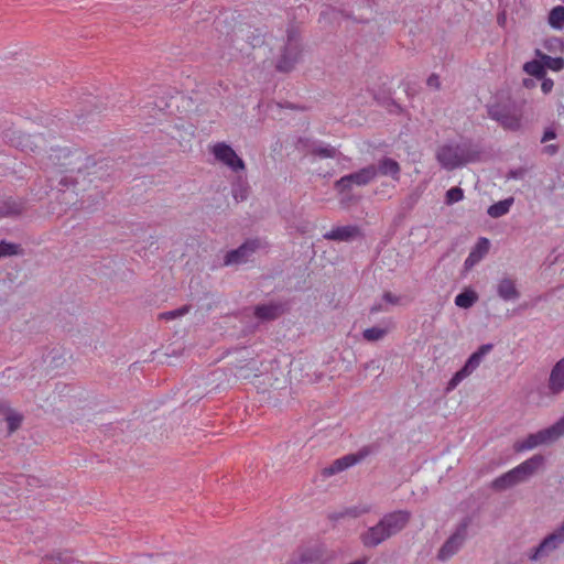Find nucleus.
Instances as JSON below:
<instances>
[{
    "mask_svg": "<svg viewBox=\"0 0 564 564\" xmlns=\"http://www.w3.org/2000/svg\"><path fill=\"white\" fill-rule=\"evenodd\" d=\"M379 171L383 175H390L393 180H399L400 165L392 159H383L379 163Z\"/></svg>",
    "mask_w": 564,
    "mask_h": 564,
    "instance_id": "25",
    "label": "nucleus"
},
{
    "mask_svg": "<svg viewBox=\"0 0 564 564\" xmlns=\"http://www.w3.org/2000/svg\"><path fill=\"white\" fill-rule=\"evenodd\" d=\"M466 525H462L442 546L438 557L443 561L454 555L462 546L465 539Z\"/></svg>",
    "mask_w": 564,
    "mask_h": 564,
    "instance_id": "11",
    "label": "nucleus"
},
{
    "mask_svg": "<svg viewBox=\"0 0 564 564\" xmlns=\"http://www.w3.org/2000/svg\"><path fill=\"white\" fill-rule=\"evenodd\" d=\"M247 194L246 187H240L239 189L235 187L232 188V195L237 202L245 200L247 198Z\"/></svg>",
    "mask_w": 564,
    "mask_h": 564,
    "instance_id": "39",
    "label": "nucleus"
},
{
    "mask_svg": "<svg viewBox=\"0 0 564 564\" xmlns=\"http://www.w3.org/2000/svg\"><path fill=\"white\" fill-rule=\"evenodd\" d=\"M355 564H361V563H359L358 561H355Z\"/></svg>",
    "mask_w": 564,
    "mask_h": 564,
    "instance_id": "47",
    "label": "nucleus"
},
{
    "mask_svg": "<svg viewBox=\"0 0 564 564\" xmlns=\"http://www.w3.org/2000/svg\"><path fill=\"white\" fill-rule=\"evenodd\" d=\"M549 389L552 393H560L564 390V358L553 367L549 379Z\"/></svg>",
    "mask_w": 564,
    "mask_h": 564,
    "instance_id": "16",
    "label": "nucleus"
},
{
    "mask_svg": "<svg viewBox=\"0 0 564 564\" xmlns=\"http://www.w3.org/2000/svg\"><path fill=\"white\" fill-rule=\"evenodd\" d=\"M562 435H564V416L552 426L536 433L529 434L524 440L516 442L513 448L519 453L530 451L540 445L553 443Z\"/></svg>",
    "mask_w": 564,
    "mask_h": 564,
    "instance_id": "2",
    "label": "nucleus"
},
{
    "mask_svg": "<svg viewBox=\"0 0 564 564\" xmlns=\"http://www.w3.org/2000/svg\"><path fill=\"white\" fill-rule=\"evenodd\" d=\"M492 120L500 123L503 129L517 131L521 127L522 108L516 104H497L488 109Z\"/></svg>",
    "mask_w": 564,
    "mask_h": 564,
    "instance_id": "3",
    "label": "nucleus"
},
{
    "mask_svg": "<svg viewBox=\"0 0 564 564\" xmlns=\"http://www.w3.org/2000/svg\"><path fill=\"white\" fill-rule=\"evenodd\" d=\"M188 311H189L188 306H183L177 310L161 313L160 318L166 319V321L174 319L176 317L185 315L186 313H188Z\"/></svg>",
    "mask_w": 564,
    "mask_h": 564,
    "instance_id": "37",
    "label": "nucleus"
},
{
    "mask_svg": "<svg viewBox=\"0 0 564 564\" xmlns=\"http://www.w3.org/2000/svg\"><path fill=\"white\" fill-rule=\"evenodd\" d=\"M350 466H352V454H347L323 468L321 474L323 477L327 478L346 470Z\"/></svg>",
    "mask_w": 564,
    "mask_h": 564,
    "instance_id": "17",
    "label": "nucleus"
},
{
    "mask_svg": "<svg viewBox=\"0 0 564 564\" xmlns=\"http://www.w3.org/2000/svg\"><path fill=\"white\" fill-rule=\"evenodd\" d=\"M494 348L492 344L481 345L474 354L469 356L464 367L458 370L448 381L447 391L454 390L464 379L469 377L481 364L482 358Z\"/></svg>",
    "mask_w": 564,
    "mask_h": 564,
    "instance_id": "7",
    "label": "nucleus"
},
{
    "mask_svg": "<svg viewBox=\"0 0 564 564\" xmlns=\"http://www.w3.org/2000/svg\"><path fill=\"white\" fill-rule=\"evenodd\" d=\"M365 457V454H355L354 462L355 464L361 460Z\"/></svg>",
    "mask_w": 564,
    "mask_h": 564,
    "instance_id": "44",
    "label": "nucleus"
},
{
    "mask_svg": "<svg viewBox=\"0 0 564 564\" xmlns=\"http://www.w3.org/2000/svg\"><path fill=\"white\" fill-rule=\"evenodd\" d=\"M489 248V240L485 237L479 238L473 250L469 252L467 259L465 260V268L471 269L488 253Z\"/></svg>",
    "mask_w": 564,
    "mask_h": 564,
    "instance_id": "15",
    "label": "nucleus"
},
{
    "mask_svg": "<svg viewBox=\"0 0 564 564\" xmlns=\"http://www.w3.org/2000/svg\"><path fill=\"white\" fill-rule=\"evenodd\" d=\"M250 33V28H245V26H240L238 32H236V36L237 37H241V39H246L247 42L252 46V47H256V46H259L263 43V37H262V34L260 32H258L257 34H252V35H249Z\"/></svg>",
    "mask_w": 564,
    "mask_h": 564,
    "instance_id": "29",
    "label": "nucleus"
},
{
    "mask_svg": "<svg viewBox=\"0 0 564 564\" xmlns=\"http://www.w3.org/2000/svg\"><path fill=\"white\" fill-rule=\"evenodd\" d=\"M410 518L411 514L408 511H395L384 516L381 522L389 536H392L408 524Z\"/></svg>",
    "mask_w": 564,
    "mask_h": 564,
    "instance_id": "10",
    "label": "nucleus"
},
{
    "mask_svg": "<svg viewBox=\"0 0 564 564\" xmlns=\"http://www.w3.org/2000/svg\"><path fill=\"white\" fill-rule=\"evenodd\" d=\"M513 204V198H507V199H503V200H500L496 204H492L487 213L490 217L492 218H499L506 214L509 213L511 206Z\"/></svg>",
    "mask_w": 564,
    "mask_h": 564,
    "instance_id": "24",
    "label": "nucleus"
},
{
    "mask_svg": "<svg viewBox=\"0 0 564 564\" xmlns=\"http://www.w3.org/2000/svg\"><path fill=\"white\" fill-rule=\"evenodd\" d=\"M262 247H264V243L260 239H249L237 249L230 250L226 253L224 258V265L228 267L246 263L249 258Z\"/></svg>",
    "mask_w": 564,
    "mask_h": 564,
    "instance_id": "9",
    "label": "nucleus"
},
{
    "mask_svg": "<svg viewBox=\"0 0 564 564\" xmlns=\"http://www.w3.org/2000/svg\"><path fill=\"white\" fill-rule=\"evenodd\" d=\"M389 538L381 521L377 525L369 528L368 531L361 535L362 543L366 546H377Z\"/></svg>",
    "mask_w": 564,
    "mask_h": 564,
    "instance_id": "14",
    "label": "nucleus"
},
{
    "mask_svg": "<svg viewBox=\"0 0 564 564\" xmlns=\"http://www.w3.org/2000/svg\"><path fill=\"white\" fill-rule=\"evenodd\" d=\"M387 333H388L387 328L375 326L371 328H367L364 332V338L368 341H377V340L383 338L387 335Z\"/></svg>",
    "mask_w": 564,
    "mask_h": 564,
    "instance_id": "33",
    "label": "nucleus"
},
{
    "mask_svg": "<svg viewBox=\"0 0 564 564\" xmlns=\"http://www.w3.org/2000/svg\"><path fill=\"white\" fill-rule=\"evenodd\" d=\"M47 560L57 561L59 564H72L74 558L69 551H59L54 554L47 555Z\"/></svg>",
    "mask_w": 564,
    "mask_h": 564,
    "instance_id": "35",
    "label": "nucleus"
},
{
    "mask_svg": "<svg viewBox=\"0 0 564 564\" xmlns=\"http://www.w3.org/2000/svg\"><path fill=\"white\" fill-rule=\"evenodd\" d=\"M209 152L215 160L227 166L232 172L246 170L245 161L236 153V151L226 142H217L209 147Z\"/></svg>",
    "mask_w": 564,
    "mask_h": 564,
    "instance_id": "8",
    "label": "nucleus"
},
{
    "mask_svg": "<svg viewBox=\"0 0 564 564\" xmlns=\"http://www.w3.org/2000/svg\"><path fill=\"white\" fill-rule=\"evenodd\" d=\"M554 138H555V132L552 131V130H547V131L544 132V135L542 138V142H546V141L552 140Z\"/></svg>",
    "mask_w": 564,
    "mask_h": 564,
    "instance_id": "43",
    "label": "nucleus"
},
{
    "mask_svg": "<svg viewBox=\"0 0 564 564\" xmlns=\"http://www.w3.org/2000/svg\"><path fill=\"white\" fill-rule=\"evenodd\" d=\"M330 558L325 545L314 543L300 546L288 564H328Z\"/></svg>",
    "mask_w": 564,
    "mask_h": 564,
    "instance_id": "6",
    "label": "nucleus"
},
{
    "mask_svg": "<svg viewBox=\"0 0 564 564\" xmlns=\"http://www.w3.org/2000/svg\"><path fill=\"white\" fill-rule=\"evenodd\" d=\"M377 174V170L375 166H369L355 173V184H367L370 180H372Z\"/></svg>",
    "mask_w": 564,
    "mask_h": 564,
    "instance_id": "32",
    "label": "nucleus"
},
{
    "mask_svg": "<svg viewBox=\"0 0 564 564\" xmlns=\"http://www.w3.org/2000/svg\"><path fill=\"white\" fill-rule=\"evenodd\" d=\"M553 86H554V83H553L552 79L544 78L542 84H541V89H542V91L544 94H547V93H550L552 90Z\"/></svg>",
    "mask_w": 564,
    "mask_h": 564,
    "instance_id": "41",
    "label": "nucleus"
},
{
    "mask_svg": "<svg viewBox=\"0 0 564 564\" xmlns=\"http://www.w3.org/2000/svg\"><path fill=\"white\" fill-rule=\"evenodd\" d=\"M478 300V295L473 290H465L455 297V304L462 308L471 307Z\"/></svg>",
    "mask_w": 564,
    "mask_h": 564,
    "instance_id": "27",
    "label": "nucleus"
},
{
    "mask_svg": "<svg viewBox=\"0 0 564 564\" xmlns=\"http://www.w3.org/2000/svg\"><path fill=\"white\" fill-rule=\"evenodd\" d=\"M564 542V523L555 532L546 536L542 543L536 547L532 560L540 558L543 554L554 550L560 543Z\"/></svg>",
    "mask_w": 564,
    "mask_h": 564,
    "instance_id": "12",
    "label": "nucleus"
},
{
    "mask_svg": "<svg viewBox=\"0 0 564 564\" xmlns=\"http://www.w3.org/2000/svg\"><path fill=\"white\" fill-rule=\"evenodd\" d=\"M324 239L335 241H350L352 239V226L336 227L324 234Z\"/></svg>",
    "mask_w": 564,
    "mask_h": 564,
    "instance_id": "23",
    "label": "nucleus"
},
{
    "mask_svg": "<svg viewBox=\"0 0 564 564\" xmlns=\"http://www.w3.org/2000/svg\"><path fill=\"white\" fill-rule=\"evenodd\" d=\"M477 156L478 153L466 142L444 144L436 151V159L438 163L448 171L455 170L469 162H474Z\"/></svg>",
    "mask_w": 564,
    "mask_h": 564,
    "instance_id": "1",
    "label": "nucleus"
},
{
    "mask_svg": "<svg viewBox=\"0 0 564 564\" xmlns=\"http://www.w3.org/2000/svg\"><path fill=\"white\" fill-rule=\"evenodd\" d=\"M335 187L340 194V204L344 208L350 206V188L352 187V174L343 176L335 183Z\"/></svg>",
    "mask_w": 564,
    "mask_h": 564,
    "instance_id": "19",
    "label": "nucleus"
},
{
    "mask_svg": "<svg viewBox=\"0 0 564 564\" xmlns=\"http://www.w3.org/2000/svg\"><path fill=\"white\" fill-rule=\"evenodd\" d=\"M282 313V306L278 304H261L254 307V316L261 321H272Z\"/></svg>",
    "mask_w": 564,
    "mask_h": 564,
    "instance_id": "18",
    "label": "nucleus"
},
{
    "mask_svg": "<svg viewBox=\"0 0 564 564\" xmlns=\"http://www.w3.org/2000/svg\"><path fill=\"white\" fill-rule=\"evenodd\" d=\"M521 482V478L518 477L514 468L509 470L508 473L503 474L502 476L496 478L492 481V487L495 489L501 490L507 489L509 487H512L517 484Z\"/></svg>",
    "mask_w": 564,
    "mask_h": 564,
    "instance_id": "22",
    "label": "nucleus"
},
{
    "mask_svg": "<svg viewBox=\"0 0 564 564\" xmlns=\"http://www.w3.org/2000/svg\"><path fill=\"white\" fill-rule=\"evenodd\" d=\"M58 160L63 159L64 161L59 164L61 172L67 173L66 176H64L61 180V184L67 186L68 184L75 185L78 183V176L83 174V161L85 159L84 153L80 151H67V150H59L57 154L55 155Z\"/></svg>",
    "mask_w": 564,
    "mask_h": 564,
    "instance_id": "4",
    "label": "nucleus"
},
{
    "mask_svg": "<svg viewBox=\"0 0 564 564\" xmlns=\"http://www.w3.org/2000/svg\"><path fill=\"white\" fill-rule=\"evenodd\" d=\"M505 21H506V15L505 14H501V15L498 17V23L500 25H503Z\"/></svg>",
    "mask_w": 564,
    "mask_h": 564,
    "instance_id": "45",
    "label": "nucleus"
},
{
    "mask_svg": "<svg viewBox=\"0 0 564 564\" xmlns=\"http://www.w3.org/2000/svg\"><path fill=\"white\" fill-rule=\"evenodd\" d=\"M312 153L319 158H332L335 154V149L332 147L318 145L312 150Z\"/></svg>",
    "mask_w": 564,
    "mask_h": 564,
    "instance_id": "38",
    "label": "nucleus"
},
{
    "mask_svg": "<svg viewBox=\"0 0 564 564\" xmlns=\"http://www.w3.org/2000/svg\"><path fill=\"white\" fill-rule=\"evenodd\" d=\"M383 299L388 303H390V304H397L398 303V297L394 296L393 294L389 293V292L383 295Z\"/></svg>",
    "mask_w": 564,
    "mask_h": 564,
    "instance_id": "42",
    "label": "nucleus"
},
{
    "mask_svg": "<svg viewBox=\"0 0 564 564\" xmlns=\"http://www.w3.org/2000/svg\"><path fill=\"white\" fill-rule=\"evenodd\" d=\"M6 420L10 432L18 430L22 423V415L14 411H9Z\"/></svg>",
    "mask_w": 564,
    "mask_h": 564,
    "instance_id": "34",
    "label": "nucleus"
},
{
    "mask_svg": "<svg viewBox=\"0 0 564 564\" xmlns=\"http://www.w3.org/2000/svg\"><path fill=\"white\" fill-rule=\"evenodd\" d=\"M549 23L552 28L562 30L564 28V7L553 8L549 14Z\"/></svg>",
    "mask_w": 564,
    "mask_h": 564,
    "instance_id": "30",
    "label": "nucleus"
},
{
    "mask_svg": "<svg viewBox=\"0 0 564 564\" xmlns=\"http://www.w3.org/2000/svg\"><path fill=\"white\" fill-rule=\"evenodd\" d=\"M523 70L536 78H544L545 68L542 59H533L523 65Z\"/></svg>",
    "mask_w": 564,
    "mask_h": 564,
    "instance_id": "28",
    "label": "nucleus"
},
{
    "mask_svg": "<svg viewBox=\"0 0 564 564\" xmlns=\"http://www.w3.org/2000/svg\"><path fill=\"white\" fill-rule=\"evenodd\" d=\"M544 464V457L540 454L533 455L529 459L524 460L514 470L518 477L521 478V481L533 475L539 468H541Z\"/></svg>",
    "mask_w": 564,
    "mask_h": 564,
    "instance_id": "13",
    "label": "nucleus"
},
{
    "mask_svg": "<svg viewBox=\"0 0 564 564\" xmlns=\"http://www.w3.org/2000/svg\"><path fill=\"white\" fill-rule=\"evenodd\" d=\"M535 55L543 61L544 68L547 67L551 70L558 72L564 68V59L562 57H551L540 50H535Z\"/></svg>",
    "mask_w": 564,
    "mask_h": 564,
    "instance_id": "26",
    "label": "nucleus"
},
{
    "mask_svg": "<svg viewBox=\"0 0 564 564\" xmlns=\"http://www.w3.org/2000/svg\"><path fill=\"white\" fill-rule=\"evenodd\" d=\"M426 84L431 88L438 89L441 87L440 77L436 74H432L427 78Z\"/></svg>",
    "mask_w": 564,
    "mask_h": 564,
    "instance_id": "40",
    "label": "nucleus"
},
{
    "mask_svg": "<svg viewBox=\"0 0 564 564\" xmlns=\"http://www.w3.org/2000/svg\"><path fill=\"white\" fill-rule=\"evenodd\" d=\"M464 198V192L459 187H452L446 193V203L448 205L460 202Z\"/></svg>",
    "mask_w": 564,
    "mask_h": 564,
    "instance_id": "36",
    "label": "nucleus"
},
{
    "mask_svg": "<svg viewBox=\"0 0 564 564\" xmlns=\"http://www.w3.org/2000/svg\"><path fill=\"white\" fill-rule=\"evenodd\" d=\"M301 53L302 48L297 33L294 30H289L282 54L276 62V69L284 73L292 70L300 62Z\"/></svg>",
    "mask_w": 564,
    "mask_h": 564,
    "instance_id": "5",
    "label": "nucleus"
},
{
    "mask_svg": "<svg viewBox=\"0 0 564 564\" xmlns=\"http://www.w3.org/2000/svg\"><path fill=\"white\" fill-rule=\"evenodd\" d=\"M23 210V204L9 197L0 200V217L15 216Z\"/></svg>",
    "mask_w": 564,
    "mask_h": 564,
    "instance_id": "21",
    "label": "nucleus"
},
{
    "mask_svg": "<svg viewBox=\"0 0 564 564\" xmlns=\"http://www.w3.org/2000/svg\"><path fill=\"white\" fill-rule=\"evenodd\" d=\"M547 149L550 150L551 153H554L556 148L554 145H550L547 147Z\"/></svg>",
    "mask_w": 564,
    "mask_h": 564,
    "instance_id": "46",
    "label": "nucleus"
},
{
    "mask_svg": "<svg viewBox=\"0 0 564 564\" xmlns=\"http://www.w3.org/2000/svg\"><path fill=\"white\" fill-rule=\"evenodd\" d=\"M498 295L505 301H511L519 297L516 283L509 278L501 279L497 286Z\"/></svg>",
    "mask_w": 564,
    "mask_h": 564,
    "instance_id": "20",
    "label": "nucleus"
},
{
    "mask_svg": "<svg viewBox=\"0 0 564 564\" xmlns=\"http://www.w3.org/2000/svg\"><path fill=\"white\" fill-rule=\"evenodd\" d=\"M23 253V249L20 245L8 242L6 240L0 241V258L20 256Z\"/></svg>",
    "mask_w": 564,
    "mask_h": 564,
    "instance_id": "31",
    "label": "nucleus"
}]
</instances>
